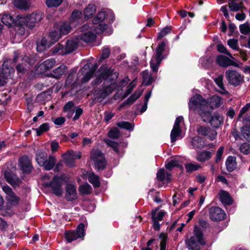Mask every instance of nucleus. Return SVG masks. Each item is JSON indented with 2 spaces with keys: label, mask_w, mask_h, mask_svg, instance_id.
<instances>
[{
  "label": "nucleus",
  "mask_w": 250,
  "mask_h": 250,
  "mask_svg": "<svg viewBox=\"0 0 250 250\" xmlns=\"http://www.w3.org/2000/svg\"><path fill=\"white\" fill-rule=\"evenodd\" d=\"M188 106L190 109L197 111L205 122L209 120L210 112L206 101L200 95H196L191 98Z\"/></svg>",
  "instance_id": "nucleus-1"
},
{
  "label": "nucleus",
  "mask_w": 250,
  "mask_h": 250,
  "mask_svg": "<svg viewBox=\"0 0 250 250\" xmlns=\"http://www.w3.org/2000/svg\"><path fill=\"white\" fill-rule=\"evenodd\" d=\"M193 235L186 241V244L191 250H200V245L206 244L202 230L199 227L195 226L193 231Z\"/></svg>",
  "instance_id": "nucleus-2"
},
{
  "label": "nucleus",
  "mask_w": 250,
  "mask_h": 250,
  "mask_svg": "<svg viewBox=\"0 0 250 250\" xmlns=\"http://www.w3.org/2000/svg\"><path fill=\"white\" fill-rule=\"evenodd\" d=\"M17 18L21 24H24L29 28H33L35 26L36 23L39 22L42 20V13L40 11H37L24 17L18 15Z\"/></svg>",
  "instance_id": "nucleus-3"
},
{
  "label": "nucleus",
  "mask_w": 250,
  "mask_h": 250,
  "mask_svg": "<svg viewBox=\"0 0 250 250\" xmlns=\"http://www.w3.org/2000/svg\"><path fill=\"white\" fill-rule=\"evenodd\" d=\"M90 159L93 161L95 169L103 170L106 162L104 154L99 150L93 149L90 153Z\"/></svg>",
  "instance_id": "nucleus-4"
},
{
  "label": "nucleus",
  "mask_w": 250,
  "mask_h": 250,
  "mask_svg": "<svg viewBox=\"0 0 250 250\" xmlns=\"http://www.w3.org/2000/svg\"><path fill=\"white\" fill-rule=\"evenodd\" d=\"M166 42H162L160 43L156 48V54L153 56L150 61V65L152 71L157 72L158 67L163 59L162 53L165 50Z\"/></svg>",
  "instance_id": "nucleus-5"
},
{
  "label": "nucleus",
  "mask_w": 250,
  "mask_h": 250,
  "mask_svg": "<svg viewBox=\"0 0 250 250\" xmlns=\"http://www.w3.org/2000/svg\"><path fill=\"white\" fill-rule=\"evenodd\" d=\"M106 14L105 12L102 11L98 13L92 21L94 24L93 29L97 34H101L107 28L108 25L103 23V21L105 19Z\"/></svg>",
  "instance_id": "nucleus-6"
},
{
  "label": "nucleus",
  "mask_w": 250,
  "mask_h": 250,
  "mask_svg": "<svg viewBox=\"0 0 250 250\" xmlns=\"http://www.w3.org/2000/svg\"><path fill=\"white\" fill-rule=\"evenodd\" d=\"M225 75L229 83L234 86L241 84L244 81V76L234 70H227Z\"/></svg>",
  "instance_id": "nucleus-7"
},
{
  "label": "nucleus",
  "mask_w": 250,
  "mask_h": 250,
  "mask_svg": "<svg viewBox=\"0 0 250 250\" xmlns=\"http://www.w3.org/2000/svg\"><path fill=\"white\" fill-rule=\"evenodd\" d=\"M11 61H5L2 66V70L0 73V86H4L6 83V80L14 72V69L10 66Z\"/></svg>",
  "instance_id": "nucleus-8"
},
{
  "label": "nucleus",
  "mask_w": 250,
  "mask_h": 250,
  "mask_svg": "<svg viewBox=\"0 0 250 250\" xmlns=\"http://www.w3.org/2000/svg\"><path fill=\"white\" fill-rule=\"evenodd\" d=\"M63 179L62 177L55 176L50 183H44L45 187L51 188L53 193L57 196H61L62 193V185Z\"/></svg>",
  "instance_id": "nucleus-9"
},
{
  "label": "nucleus",
  "mask_w": 250,
  "mask_h": 250,
  "mask_svg": "<svg viewBox=\"0 0 250 250\" xmlns=\"http://www.w3.org/2000/svg\"><path fill=\"white\" fill-rule=\"evenodd\" d=\"M196 130L198 135L206 137L211 141L214 140L217 136V132L215 129L205 125H197Z\"/></svg>",
  "instance_id": "nucleus-10"
},
{
  "label": "nucleus",
  "mask_w": 250,
  "mask_h": 250,
  "mask_svg": "<svg viewBox=\"0 0 250 250\" xmlns=\"http://www.w3.org/2000/svg\"><path fill=\"white\" fill-rule=\"evenodd\" d=\"M93 27L90 28L89 25L85 24L81 28V35L79 37L80 43L81 41L89 42L94 41L96 38L95 34L92 32Z\"/></svg>",
  "instance_id": "nucleus-11"
},
{
  "label": "nucleus",
  "mask_w": 250,
  "mask_h": 250,
  "mask_svg": "<svg viewBox=\"0 0 250 250\" xmlns=\"http://www.w3.org/2000/svg\"><path fill=\"white\" fill-rule=\"evenodd\" d=\"M84 225L83 224H80L76 231H66L65 234V238L68 242H71L79 238L83 237L84 236Z\"/></svg>",
  "instance_id": "nucleus-12"
},
{
  "label": "nucleus",
  "mask_w": 250,
  "mask_h": 250,
  "mask_svg": "<svg viewBox=\"0 0 250 250\" xmlns=\"http://www.w3.org/2000/svg\"><path fill=\"white\" fill-rule=\"evenodd\" d=\"M81 156V153L80 151L68 150L62 155V158L67 166L72 167L75 165V160L77 159H80Z\"/></svg>",
  "instance_id": "nucleus-13"
},
{
  "label": "nucleus",
  "mask_w": 250,
  "mask_h": 250,
  "mask_svg": "<svg viewBox=\"0 0 250 250\" xmlns=\"http://www.w3.org/2000/svg\"><path fill=\"white\" fill-rule=\"evenodd\" d=\"M2 188L7 195L6 199L8 202L12 206L18 205L20 198L16 195L12 189L8 186H3Z\"/></svg>",
  "instance_id": "nucleus-14"
},
{
  "label": "nucleus",
  "mask_w": 250,
  "mask_h": 250,
  "mask_svg": "<svg viewBox=\"0 0 250 250\" xmlns=\"http://www.w3.org/2000/svg\"><path fill=\"white\" fill-rule=\"evenodd\" d=\"M210 219L213 221H218L224 219L226 217L225 211L221 208L212 207L209 210Z\"/></svg>",
  "instance_id": "nucleus-15"
},
{
  "label": "nucleus",
  "mask_w": 250,
  "mask_h": 250,
  "mask_svg": "<svg viewBox=\"0 0 250 250\" xmlns=\"http://www.w3.org/2000/svg\"><path fill=\"white\" fill-rule=\"evenodd\" d=\"M80 43L79 37L76 36L74 38L67 41L64 47L65 50L62 52V53L68 54L73 52L77 49Z\"/></svg>",
  "instance_id": "nucleus-16"
},
{
  "label": "nucleus",
  "mask_w": 250,
  "mask_h": 250,
  "mask_svg": "<svg viewBox=\"0 0 250 250\" xmlns=\"http://www.w3.org/2000/svg\"><path fill=\"white\" fill-rule=\"evenodd\" d=\"M65 197L68 201H72L77 198L76 188L75 186L70 184L66 185Z\"/></svg>",
  "instance_id": "nucleus-17"
},
{
  "label": "nucleus",
  "mask_w": 250,
  "mask_h": 250,
  "mask_svg": "<svg viewBox=\"0 0 250 250\" xmlns=\"http://www.w3.org/2000/svg\"><path fill=\"white\" fill-rule=\"evenodd\" d=\"M19 166L24 173H29L31 171L32 167L30 159L25 156L21 157L19 160Z\"/></svg>",
  "instance_id": "nucleus-18"
},
{
  "label": "nucleus",
  "mask_w": 250,
  "mask_h": 250,
  "mask_svg": "<svg viewBox=\"0 0 250 250\" xmlns=\"http://www.w3.org/2000/svg\"><path fill=\"white\" fill-rule=\"evenodd\" d=\"M228 6L229 10L237 12L243 9H246L244 6L242 0H229Z\"/></svg>",
  "instance_id": "nucleus-19"
},
{
  "label": "nucleus",
  "mask_w": 250,
  "mask_h": 250,
  "mask_svg": "<svg viewBox=\"0 0 250 250\" xmlns=\"http://www.w3.org/2000/svg\"><path fill=\"white\" fill-rule=\"evenodd\" d=\"M216 62L220 66L224 67L230 65L237 66V63L234 61L223 55H219L217 57Z\"/></svg>",
  "instance_id": "nucleus-20"
},
{
  "label": "nucleus",
  "mask_w": 250,
  "mask_h": 250,
  "mask_svg": "<svg viewBox=\"0 0 250 250\" xmlns=\"http://www.w3.org/2000/svg\"><path fill=\"white\" fill-rule=\"evenodd\" d=\"M4 177L6 181L14 187L18 186L21 183L20 179L11 172H5Z\"/></svg>",
  "instance_id": "nucleus-21"
},
{
  "label": "nucleus",
  "mask_w": 250,
  "mask_h": 250,
  "mask_svg": "<svg viewBox=\"0 0 250 250\" xmlns=\"http://www.w3.org/2000/svg\"><path fill=\"white\" fill-rule=\"evenodd\" d=\"M55 63L56 61L54 59L51 58L45 60L39 66L40 72H44L49 70L55 65Z\"/></svg>",
  "instance_id": "nucleus-22"
},
{
  "label": "nucleus",
  "mask_w": 250,
  "mask_h": 250,
  "mask_svg": "<svg viewBox=\"0 0 250 250\" xmlns=\"http://www.w3.org/2000/svg\"><path fill=\"white\" fill-rule=\"evenodd\" d=\"M209 107V111L215 107L219 106L221 104V99L217 96H213L206 101Z\"/></svg>",
  "instance_id": "nucleus-23"
},
{
  "label": "nucleus",
  "mask_w": 250,
  "mask_h": 250,
  "mask_svg": "<svg viewBox=\"0 0 250 250\" xmlns=\"http://www.w3.org/2000/svg\"><path fill=\"white\" fill-rule=\"evenodd\" d=\"M114 89V87L113 84H110L107 86H104L103 88L99 92L97 98L98 99H104L109 94L112 93Z\"/></svg>",
  "instance_id": "nucleus-24"
},
{
  "label": "nucleus",
  "mask_w": 250,
  "mask_h": 250,
  "mask_svg": "<svg viewBox=\"0 0 250 250\" xmlns=\"http://www.w3.org/2000/svg\"><path fill=\"white\" fill-rule=\"evenodd\" d=\"M56 29L59 30L62 35H66L71 31V27L69 23L66 22H62L60 24H55Z\"/></svg>",
  "instance_id": "nucleus-25"
},
{
  "label": "nucleus",
  "mask_w": 250,
  "mask_h": 250,
  "mask_svg": "<svg viewBox=\"0 0 250 250\" xmlns=\"http://www.w3.org/2000/svg\"><path fill=\"white\" fill-rule=\"evenodd\" d=\"M220 200L225 205H231L232 200L230 197L229 193L225 190H221L218 194Z\"/></svg>",
  "instance_id": "nucleus-26"
},
{
  "label": "nucleus",
  "mask_w": 250,
  "mask_h": 250,
  "mask_svg": "<svg viewBox=\"0 0 250 250\" xmlns=\"http://www.w3.org/2000/svg\"><path fill=\"white\" fill-rule=\"evenodd\" d=\"M207 122H209L212 127H218L223 122V118L218 114H215L211 116L210 113L209 120Z\"/></svg>",
  "instance_id": "nucleus-27"
},
{
  "label": "nucleus",
  "mask_w": 250,
  "mask_h": 250,
  "mask_svg": "<svg viewBox=\"0 0 250 250\" xmlns=\"http://www.w3.org/2000/svg\"><path fill=\"white\" fill-rule=\"evenodd\" d=\"M143 92V90H141V91H136L135 92L131 95V96L126 101L120 105V108H122L127 104L131 105L133 104L136 100L140 98V97L142 95Z\"/></svg>",
  "instance_id": "nucleus-28"
},
{
  "label": "nucleus",
  "mask_w": 250,
  "mask_h": 250,
  "mask_svg": "<svg viewBox=\"0 0 250 250\" xmlns=\"http://www.w3.org/2000/svg\"><path fill=\"white\" fill-rule=\"evenodd\" d=\"M191 145L192 147L196 150L201 149L205 146L203 139L199 136H195L191 139Z\"/></svg>",
  "instance_id": "nucleus-29"
},
{
  "label": "nucleus",
  "mask_w": 250,
  "mask_h": 250,
  "mask_svg": "<svg viewBox=\"0 0 250 250\" xmlns=\"http://www.w3.org/2000/svg\"><path fill=\"white\" fill-rule=\"evenodd\" d=\"M13 4L15 7L20 9L26 10L30 6V2L28 0H14Z\"/></svg>",
  "instance_id": "nucleus-30"
},
{
  "label": "nucleus",
  "mask_w": 250,
  "mask_h": 250,
  "mask_svg": "<svg viewBox=\"0 0 250 250\" xmlns=\"http://www.w3.org/2000/svg\"><path fill=\"white\" fill-rule=\"evenodd\" d=\"M56 163L55 157L49 155L44 161V164L41 167H43L45 170H49L53 168Z\"/></svg>",
  "instance_id": "nucleus-31"
},
{
  "label": "nucleus",
  "mask_w": 250,
  "mask_h": 250,
  "mask_svg": "<svg viewBox=\"0 0 250 250\" xmlns=\"http://www.w3.org/2000/svg\"><path fill=\"white\" fill-rule=\"evenodd\" d=\"M67 70V68L64 65H61L53 70L52 77L56 79H59L64 75Z\"/></svg>",
  "instance_id": "nucleus-32"
},
{
  "label": "nucleus",
  "mask_w": 250,
  "mask_h": 250,
  "mask_svg": "<svg viewBox=\"0 0 250 250\" xmlns=\"http://www.w3.org/2000/svg\"><path fill=\"white\" fill-rule=\"evenodd\" d=\"M223 76L219 75L215 78L214 80L216 84L219 87L218 91L223 94H226L228 93L227 91L226 90L223 84Z\"/></svg>",
  "instance_id": "nucleus-33"
},
{
  "label": "nucleus",
  "mask_w": 250,
  "mask_h": 250,
  "mask_svg": "<svg viewBox=\"0 0 250 250\" xmlns=\"http://www.w3.org/2000/svg\"><path fill=\"white\" fill-rule=\"evenodd\" d=\"M235 159V157L233 156H229L226 162V165L228 171L231 172L235 169L236 167Z\"/></svg>",
  "instance_id": "nucleus-34"
},
{
  "label": "nucleus",
  "mask_w": 250,
  "mask_h": 250,
  "mask_svg": "<svg viewBox=\"0 0 250 250\" xmlns=\"http://www.w3.org/2000/svg\"><path fill=\"white\" fill-rule=\"evenodd\" d=\"M47 157L48 155L45 151H38L36 154V160L38 164L42 166L44 164V161Z\"/></svg>",
  "instance_id": "nucleus-35"
},
{
  "label": "nucleus",
  "mask_w": 250,
  "mask_h": 250,
  "mask_svg": "<svg viewBox=\"0 0 250 250\" xmlns=\"http://www.w3.org/2000/svg\"><path fill=\"white\" fill-rule=\"evenodd\" d=\"M61 33H60L59 30L56 29V27L55 25L54 30L50 32L48 38L50 39L52 43H55L62 37Z\"/></svg>",
  "instance_id": "nucleus-36"
},
{
  "label": "nucleus",
  "mask_w": 250,
  "mask_h": 250,
  "mask_svg": "<svg viewBox=\"0 0 250 250\" xmlns=\"http://www.w3.org/2000/svg\"><path fill=\"white\" fill-rule=\"evenodd\" d=\"M88 180L95 188H98L100 186L101 183L99 180V177L94 173H91L89 174Z\"/></svg>",
  "instance_id": "nucleus-37"
},
{
  "label": "nucleus",
  "mask_w": 250,
  "mask_h": 250,
  "mask_svg": "<svg viewBox=\"0 0 250 250\" xmlns=\"http://www.w3.org/2000/svg\"><path fill=\"white\" fill-rule=\"evenodd\" d=\"M1 21L5 25L10 26L15 22L13 17L9 14H4L1 18Z\"/></svg>",
  "instance_id": "nucleus-38"
},
{
  "label": "nucleus",
  "mask_w": 250,
  "mask_h": 250,
  "mask_svg": "<svg viewBox=\"0 0 250 250\" xmlns=\"http://www.w3.org/2000/svg\"><path fill=\"white\" fill-rule=\"evenodd\" d=\"M212 156V153L210 151H204L199 153L196 157L198 161L199 162H204L209 159Z\"/></svg>",
  "instance_id": "nucleus-39"
},
{
  "label": "nucleus",
  "mask_w": 250,
  "mask_h": 250,
  "mask_svg": "<svg viewBox=\"0 0 250 250\" xmlns=\"http://www.w3.org/2000/svg\"><path fill=\"white\" fill-rule=\"evenodd\" d=\"M142 77L143 83L146 85L150 84L153 82V78L150 75L148 71H145L143 72Z\"/></svg>",
  "instance_id": "nucleus-40"
},
{
  "label": "nucleus",
  "mask_w": 250,
  "mask_h": 250,
  "mask_svg": "<svg viewBox=\"0 0 250 250\" xmlns=\"http://www.w3.org/2000/svg\"><path fill=\"white\" fill-rule=\"evenodd\" d=\"M96 10V6L94 4H89L84 10L85 18L87 19L89 18L95 13Z\"/></svg>",
  "instance_id": "nucleus-41"
},
{
  "label": "nucleus",
  "mask_w": 250,
  "mask_h": 250,
  "mask_svg": "<svg viewBox=\"0 0 250 250\" xmlns=\"http://www.w3.org/2000/svg\"><path fill=\"white\" fill-rule=\"evenodd\" d=\"M181 132L180 127H173L170 134V138L172 143H174L176 141L177 137L180 136Z\"/></svg>",
  "instance_id": "nucleus-42"
},
{
  "label": "nucleus",
  "mask_w": 250,
  "mask_h": 250,
  "mask_svg": "<svg viewBox=\"0 0 250 250\" xmlns=\"http://www.w3.org/2000/svg\"><path fill=\"white\" fill-rule=\"evenodd\" d=\"M91 187L88 184H85L83 185H81L79 187V191L81 194L83 195L88 194L92 191Z\"/></svg>",
  "instance_id": "nucleus-43"
},
{
  "label": "nucleus",
  "mask_w": 250,
  "mask_h": 250,
  "mask_svg": "<svg viewBox=\"0 0 250 250\" xmlns=\"http://www.w3.org/2000/svg\"><path fill=\"white\" fill-rule=\"evenodd\" d=\"M165 213V212L163 211H160L157 213L156 210H152L151 212L152 220L161 221L162 220Z\"/></svg>",
  "instance_id": "nucleus-44"
},
{
  "label": "nucleus",
  "mask_w": 250,
  "mask_h": 250,
  "mask_svg": "<svg viewBox=\"0 0 250 250\" xmlns=\"http://www.w3.org/2000/svg\"><path fill=\"white\" fill-rule=\"evenodd\" d=\"M49 128L48 124L44 123L41 125L39 127L34 129V130L36 131L38 136H40L43 132L47 131Z\"/></svg>",
  "instance_id": "nucleus-45"
},
{
  "label": "nucleus",
  "mask_w": 250,
  "mask_h": 250,
  "mask_svg": "<svg viewBox=\"0 0 250 250\" xmlns=\"http://www.w3.org/2000/svg\"><path fill=\"white\" fill-rule=\"evenodd\" d=\"M117 125L122 128L128 130H131L133 129V126L131 123L128 122L122 121L117 124Z\"/></svg>",
  "instance_id": "nucleus-46"
},
{
  "label": "nucleus",
  "mask_w": 250,
  "mask_h": 250,
  "mask_svg": "<svg viewBox=\"0 0 250 250\" xmlns=\"http://www.w3.org/2000/svg\"><path fill=\"white\" fill-rule=\"evenodd\" d=\"M96 68L97 66L90 69V70L86 73L85 76L82 80V83H86L90 80V79L92 77L93 74L94 73L95 70L96 69Z\"/></svg>",
  "instance_id": "nucleus-47"
},
{
  "label": "nucleus",
  "mask_w": 250,
  "mask_h": 250,
  "mask_svg": "<svg viewBox=\"0 0 250 250\" xmlns=\"http://www.w3.org/2000/svg\"><path fill=\"white\" fill-rule=\"evenodd\" d=\"M82 13L79 10L74 11L72 13L71 17V24L75 21H77L82 17Z\"/></svg>",
  "instance_id": "nucleus-48"
},
{
  "label": "nucleus",
  "mask_w": 250,
  "mask_h": 250,
  "mask_svg": "<svg viewBox=\"0 0 250 250\" xmlns=\"http://www.w3.org/2000/svg\"><path fill=\"white\" fill-rule=\"evenodd\" d=\"M240 151L244 154L250 153V145L247 143L241 144L239 147Z\"/></svg>",
  "instance_id": "nucleus-49"
},
{
  "label": "nucleus",
  "mask_w": 250,
  "mask_h": 250,
  "mask_svg": "<svg viewBox=\"0 0 250 250\" xmlns=\"http://www.w3.org/2000/svg\"><path fill=\"white\" fill-rule=\"evenodd\" d=\"M63 0H46V4L48 7L59 6L62 2Z\"/></svg>",
  "instance_id": "nucleus-50"
},
{
  "label": "nucleus",
  "mask_w": 250,
  "mask_h": 250,
  "mask_svg": "<svg viewBox=\"0 0 250 250\" xmlns=\"http://www.w3.org/2000/svg\"><path fill=\"white\" fill-rule=\"evenodd\" d=\"M171 28L170 26H167L162 29L161 31L159 33L157 39L160 40L161 38L167 36L168 33L171 32Z\"/></svg>",
  "instance_id": "nucleus-51"
},
{
  "label": "nucleus",
  "mask_w": 250,
  "mask_h": 250,
  "mask_svg": "<svg viewBox=\"0 0 250 250\" xmlns=\"http://www.w3.org/2000/svg\"><path fill=\"white\" fill-rule=\"evenodd\" d=\"M105 142L106 145L112 147L113 149L115 151V152H116L117 153H119V144L108 139L105 140Z\"/></svg>",
  "instance_id": "nucleus-52"
},
{
  "label": "nucleus",
  "mask_w": 250,
  "mask_h": 250,
  "mask_svg": "<svg viewBox=\"0 0 250 250\" xmlns=\"http://www.w3.org/2000/svg\"><path fill=\"white\" fill-rule=\"evenodd\" d=\"M120 132L116 127L112 128L108 132V136L113 139H117L119 137Z\"/></svg>",
  "instance_id": "nucleus-53"
},
{
  "label": "nucleus",
  "mask_w": 250,
  "mask_h": 250,
  "mask_svg": "<svg viewBox=\"0 0 250 250\" xmlns=\"http://www.w3.org/2000/svg\"><path fill=\"white\" fill-rule=\"evenodd\" d=\"M239 29L241 33L244 35H247L250 32V27L248 23L241 24Z\"/></svg>",
  "instance_id": "nucleus-54"
},
{
  "label": "nucleus",
  "mask_w": 250,
  "mask_h": 250,
  "mask_svg": "<svg viewBox=\"0 0 250 250\" xmlns=\"http://www.w3.org/2000/svg\"><path fill=\"white\" fill-rule=\"evenodd\" d=\"M180 166V163L176 160H172L169 161L166 165V167L168 169H171L174 167H178Z\"/></svg>",
  "instance_id": "nucleus-55"
},
{
  "label": "nucleus",
  "mask_w": 250,
  "mask_h": 250,
  "mask_svg": "<svg viewBox=\"0 0 250 250\" xmlns=\"http://www.w3.org/2000/svg\"><path fill=\"white\" fill-rule=\"evenodd\" d=\"M242 132L245 139L250 142V128L248 126H245L243 127Z\"/></svg>",
  "instance_id": "nucleus-56"
},
{
  "label": "nucleus",
  "mask_w": 250,
  "mask_h": 250,
  "mask_svg": "<svg viewBox=\"0 0 250 250\" xmlns=\"http://www.w3.org/2000/svg\"><path fill=\"white\" fill-rule=\"evenodd\" d=\"M199 167H200L198 165L191 163L187 164L185 166V168L188 172H191L192 171L196 170Z\"/></svg>",
  "instance_id": "nucleus-57"
},
{
  "label": "nucleus",
  "mask_w": 250,
  "mask_h": 250,
  "mask_svg": "<svg viewBox=\"0 0 250 250\" xmlns=\"http://www.w3.org/2000/svg\"><path fill=\"white\" fill-rule=\"evenodd\" d=\"M228 45L233 50H237L238 48V41L237 40L232 39L228 41Z\"/></svg>",
  "instance_id": "nucleus-58"
},
{
  "label": "nucleus",
  "mask_w": 250,
  "mask_h": 250,
  "mask_svg": "<svg viewBox=\"0 0 250 250\" xmlns=\"http://www.w3.org/2000/svg\"><path fill=\"white\" fill-rule=\"evenodd\" d=\"M65 50V47L63 46L60 44H58L56 45L53 49V53H59L61 55H64L66 53H62V52Z\"/></svg>",
  "instance_id": "nucleus-59"
},
{
  "label": "nucleus",
  "mask_w": 250,
  "mask_h": 250,
  "mask_svg": "<svg viewBox=\"0 0 250 250\" xmlns=\"http://www.w3.org/2000/svg\"><path fill=\"white\" fill-rule=\"evenodd\" d=\"M217 50L222 53L226 54L229 56L231 58H233L231 54L228 51L226 48L222 44H219L217 45Z\"/></svg>",
  "instance_id": "nucleus-60"
},
{
  "label": "nucleus",
  "mask_w": 250,
  "mask_h": 250,
  "mask_svg": "<svg viewBox=\"0 0 250 250\" xmlns=\"http://www.w3.org/2000/svg\"><path fill=\"white\" fill-rule=\"evenodd\" d=\"M53 43L51 42V41L50 39L48 38L47 39L45 38H42L41 42V44L42 46L43 49L49 47Z\"/></svg>",
  "instance_id": "nucleus-61"
},
{
  "label": "nucleus",
  "mask_w": 250,
  "mask_h": 250,
  "mask_svg": "<svg viewBox=\"0 0 250 250\" xmlns=\"http://www.w3.org/2000/svg\"><path fill=\"white\" fill-rule=\"evenodd\" d=\"M136 84L133 82H132L127 86V90L125 92L124 98L127 97L132 91L133 88L135 87Z\"/></svg>",
  "instance_id": "nucleus-62"
},
{
  "label": "nucleus",
  "mask_w": 250,
  "mask_h": 250,
  "mask_svg": "<svg viewBox=\"0 0 250 250\" xmlns=\"http://www.w3.org/2000/svg\"><path fill=\"white\" fill-rule=\"evenodd\" d=\"M224 147L223 146H221L218 149L216 153V156L215 161L217 163L219 162L222 159V155L223 154Z\"/></svg>",
  "instance_id": "nucleus-63"
},
{
  "label": "nucleus",
  "mask_w": 250,
  "mask_h": 250,
  "mask_svg": "<svg viewBox=\"0 0 250 250\" xmlns=\"http://www.w3.org/2000/svg\"><path fill=\"white\" fill-rule=\"evenodd\" d=\"M157 178L160 181H163L166 178V173L164 169H160L157 173Z\"/></svg>",
  "instance_id": "nucleus-64"
}]
</instances>
